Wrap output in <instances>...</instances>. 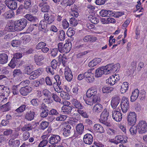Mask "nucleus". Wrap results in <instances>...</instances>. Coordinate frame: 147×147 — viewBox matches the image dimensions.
Here are the masks:
<instances>
[{
  "mask_svg": "<svg viewBox=\"0 0 147 147\" xmlns=\"http://www.w3.org/2000/svg\"><path fill=\"white\" fill-rule=\"evenodd\" d=\"M121 108L123 112V113H125L129 109V105L123 104L121 103Z\"/></svg>",
  "mask_w": 147,
  "mask_h": 147,
  "instance_id": "052dcab7",
  "label": "nucleus"
},
{
  "mask_svg": "<svg viewBox=\"0 0 147 147\" xmlns=\"http://www.w3.org/2000/svg\"><path fill=\"white\" fill-rule=\"evenodd\" d=\"M19 140H14L13 139H10L9 141V144L11 147H18L20 145Z\"/></svg>",
  "mask_w": 147,
  "mask_h": 147,
  "instance_id": "72a5a7b5",
  "label": "nucleus"
},
{
  "mask_svg": "<svg viewBox=\"0 0 147 147\" xmlns=\"http://www.w3.org/2000/svg\"><path fill=\"white\" fill-rule=\"evenodd\" d=\"M104 69L106 74H108L113 72L116 71L118 70L120 67V64L118 63L115 65L109 64L105 66H103Z\"/></svg>",
  "mask_w": 147,
  "mask_h": 147,
  "instance_id": "7ed1b4c3",
  "label": "nucleus"
},
{
  "mask_svg": "<svg viewBox=\"0 0 147 147\" xmlns=\"http://www.w3.org/2000/svg\"><path fill=\"white\" fill-rule=\"evenodd\" d=\"M88 20L94 24H97L99 22L98 18L92 15H89L88 17Z\"/></svg>",
  "mask_w": 147,
  "mask_h": 147,
  "instance_id": "79ce46f5",
  "label": "nucleus"
},
{
  "mask_svg": "<svg viewBox=\"0 0 147 147\" xmlns=\"http://www.w3.org/2000/svg\"><path fill=\"white\" fill-rule=\"evenodd\" d=\"M35 114L34 112L30 111L26 113L25 115V118L28 120L31 121L33 119Z\"/></svg>",
  "mask_w": 147,
  "mask_h": 147,
  "instance_id": "c756f323",
  "label": "nucleus"
},
{
  "mask_svg": "<svg viewBox=\"0 0 147 147\" xmlns=\"http://www.w3.org/2000/svg\"><path fill=\"white\" fill-rule=\"evenodd\" d=\"M113 89L112 87L104 86L102 88V91L104 93H108L111 92Z\"/></svg>",
  "mask_w": 147,
  "mask_h": 147,
  "instance_id": "8fccbe9b",
  "label": "nucleus"
},
{
  "mask_svg": "<svg viewBox=\"0 0 147 147\" xmlns=\"http://www.w3.org/2000/svg\"><path fill=\"white\" fill-rule=\"evenodd\" d=\"M44 18L49 24H52L55 19L54 16L52 15L49 16L48 13L45 14Z\"/></svg>",
  "mask_w": 147,
  "mask_h": 147,
  "instance_id": "5701e85b",
  "label": "nucleus"
},
{
  "mask_svg": "<svg viewBox=\"0 0 147 147\" xmlns=\"http://www.w3.org/2000/svg\"><path fill=\"white\" fill-rule=\"evenodd\" d=\"M101 61V59L100 58H95L90 61L88 64L90 67H92L96 66Z\"/></svg>",
  "mask_w": 147,
  "mask_h": 147,
  "instance_id": "473e14b6",
  "label": "nucleus"
},
{
  "mask_svg": "<svg viewBox=\"0 0 147 147\" xmlns=\"http://www.w3.org/2000/svg\"><path fill=\"white\" fill-rule=\"evenodd\" d=\"M120 99L119 97L113 98L111 101V106L114 109L116 108L119 104Z\"/></svg>",
  "mask_w": 147,
  "mask_h": 147,
  "instance_id": "cd10ccee",
  "label": "nucleus"
},
{
  "mask_svg": "<svg viewBox=\"0 0 147 147\" xmlns=\"http://www.w3.org/2000/svg\"><path fill=\"white\" fill-rule=\"evenodd\" d=\"M64 74L66 79L68 82L71 81L73 78V75L71 70L68 67L65 68Z\"/></svg>",
  "mask_w": 147,
  "mask_h": 147,
  "instance_id": "a211bd4d",
  "label": "nucleus"
},
{
  "mask_svg": "<svg viewBox=\"0 0 147 147\" xmlns=\"http://www.w3.org/2000/svg\"><path fill=\"white\" fill-rule=\"evenodd\" d=\"M75 113L73 114L72 116L75 117H77L79 116V115L78 114V112L80 115L82 117L84 118H88L89 115L85 111L82 110V109H77V111H75Z\"/></svg>",
  "mask_w": 147,
  "mask_h": 147,
  "instance_id": "aec40b11",
  "label": "nucleus"
},
{
  "mask_svg": "<svg viewBox=\"0 0 147 147\" xmlns=\"http://www.w3.org/2000/svg\"><path fill=\"white\" fill-rule=\"evenodd\" d=\"M94 129L97 132L102 133L104 132L105 130L103 127L99 124H96L94 125Z\"/></svg>",
  "mask_w": 147,
  "mask_h": 147,
  "instance_id": "e433bc0d",
  "label": "nucleus"
},
{
  "mask_svg": "<svg viewBox=\"0 0 147 147\" xmlns=\"http://www.w3.org/2000/svg\"><path fill=\"white\" fill-rule=\"evenodd\" d=\"M104 69L103 67L98 68L96 71L95 76L96 77L98 78L100 77L103 74H106Z\"/></svg>",
  "mask_w": 147,
  "mask_h": 147,
  "instance_id": "c85d7f7f",
  "label": "nucleus"
},
{
  "mask_svg": "<svg viewBox=\"0 0 147 147\" xmlns=\"http://www.w3.org/2000/svg\"><path fill=\"white\" fill-rule=\"evenodd\" d=\"M136 67V62L134 61H132L129 66V70L131 73H133L135 70Z\"/></svg>",
  "mask_w": 147,
  "mask_h": 147,
  "instance_id": "37998d69",
  "label": "nucleus"
},
{
  "mask_svg": "<svg viewBox=\"0 0 147 147\" xmlns=\"http://www.w3.org/2000/svg\"><path fill=\"white\" fill-rule=\"evenodd\" d=\"M84 127L82 123H79L77 125L76 127V132L78 135H81L84 131Z\"/></svg>",
  "mask_w": 147,
  "mask_h": 147,
  "instance_id": "4c0bfd02",
  "label": "nucleus"
},
{
  "mask_svg": "<svg viewBox=\"0 0 147 147\" xmlns=\"http://www.w3.org/2000/svg\"><path fill=\"white\" fill-rule=\"evenodd\" d=\"M21 43V41L19 40H13L11 42V45L12 46L14 47H19Z\"/></svg>",
  "mask_w": 147,
  "mask_h": 147,
  "instance_id": "6e6d98bb",
  "label": "nucleus"
},
{
  "mask_svg": "<svg viewBox=\"0 0 147 147\" xmlns=\"http://www.w3.org/2000/svg\"><path fill=\"white\" fill-rule=\"evenodd\" d=\"M71 102L73 106L78 109H82L84 107V106L82 105L80 101L76 99L73 98L71 100Z\"/></svg>",
  "mask_w": 147,
  "mask_h": 147,
  "instance_id": "6ab92c4d",
  "label": "nucleus"
},
{
  "mask_svg": "<svg viewBox=\"0 0 147 147\" xmlns=\"http://www.w3.org/2000/svg\"><path fill=\"white\" fill-rule=\"evenodd\" d=\"M128 83L127 82H124L121 85L120 91L121 93H125L127 90H128Z\"/></svg>",
  "mask_w": 147,
  "mask_h": 147,
  "instance_id": "c03bdc74",
  "label": "nucleus"
},
{
  "mask_svg": "<svg viewBox=\"0 0 147 147\" xmlns=\"http://www.w3.org/2000/svg\"><path fill=\"white\" fill-rule=\"evenodd\" d=\"M83 140L86 144L90 145L93 142V137L91 134H87L84 136Z\"/></svg>",
  "mask_w": 147,
  "mask_h": 147,
  "instance_id": "412c9836",
  "label": "nucleus"
},
{
  "mask_svg": "<svg viewBox=\"0 0 147 147\" xmlns=\"http://www.w3.org/2000/svg\"><path fill=\"white\" fill-rule=\"evenodd\" d=\"M5 30L9 32L18 31L16 27L15 22L14 24H10L7 25L5 28Z\"/></svg>",
  "mask_w": 147,
  "mask_h": 147,
  "instance_id": "bb28decb",
  "label": "nucleus"
},
{
  "mask_svg": "<svg viewBox=\"0 0 147 147\" xmlns=\"http://www.w3.org/2000/svg\"><path fill=\"white\" fill-rule=\"evenodd\" d=\"M61 140L60 136L57 135H52L49 139V143L51 145H49V147H55L56 144L59 143Z\"/></svg>",
  "mask_w": 147,
  "mask_h": 147,
  "instance_id": "423d86ee",
  "label": "nucleus"
},
{
  "mask_svg": "<svg viewBox=\"0 0 147 147\" xmlns=\"http://www.w3.org/2000/svg\"><path fill=\"white\" fill-rule=\"evenodd\" d=\"M119 79L120 78L119 75H112L106 80L107 83L111 85H113L119 81Z\"/></svg>",
  "mask_w": 147,
  "mask_h": 147,
  "instance_id": "f8f14e48",
  "label": "nucleus"
},
{
  "mask_svg": "<svg viewBox=\"0 0 147 147\" xmlns=\"http://www.w3.org/2000/svg\"><path fill=\"white\" fill-rule=\"evenodd\" d=\"M63 129V134L65 137L70 136H71V127L69 125H65Z\"/></svg>",
  "mask_w": 147,
  "mask_h": 147,
  "instance_id": "4be33fe9",
  "label": "nucleus"
},
{
  "mask_svg": "<svg viewBox=\"0 0 147 147\" xmlns=\"http://www.w3.org/2000/svg\"><path fill=\"white\" fill-rule=\"evenodd\" d=\"M138 128L135 126H132L129 129V131L131 135H135L137 132Z\"/></svg>",
  "mask_w": 147,
  "mask_h": 147,
  "instance_id": "5fc2aeb1",
  "label": "nucleus"
},
{
  "mask_svg": "<svg viewBox=\"0 0 147 147\" xmlns=\"http://www.w3.org/2000/svg\"><path fill=\"white\" fill-rule=\"evenodd\" d=\"M115 140L113 142L116 144L120 143L124 144L126 143L127 141V137L124 136H115Z\"/></svg>",
  "mask_w": 147,
  "mask_h": 147,
  "instance_id": "ddd939ff",
  "label": "nucleus"
},
{
  "mask_svg": "<svg viewBox=\"0 0 147 147\" xmlns=\"http://www.w3.org/2000/svg\"><path fill=\"white\" fill-rule=\"evenodd\" d=\"M19 55V54L17 53L16 56H14L8 64L9 67L12 68H14L15 67L16 65L18 64V60L20 57Z\"/></svg>",
  "mask_w": 147,
  "mask_h": 147,
  "instance_id": "dca6fc26",
  "label": "nucleus"
},
{
  "mask_svg": "<svg viewBox=\"0 0 147 147\" xmlns=\"http://www.w3.org/2000/svg\"><path fill=\"white\" fill-rule=\"evenodd\" d=\"M109 116V112L106 109H105L102 113L100 115V118L99 119L100 122L107 126H110L111 124L108 121V117Z\"/></svg>",
  "mask_w": 147,
  "mask_h": 147,
  "instance_id": "20e7f679",
  "label": "nucleus"
},
{
  "mask_svg": "<svg viewBox=\"0 0 147 147\" xmlns=\"http://www.w3.org/2000/svg\"><path fill=\"white\" fill-rule=\"evenodd\" d=\"M60 96L64 99H69V94L67 92L63 91H61L60 93Z\"/></svg>",
  "mask_w": 147,
  "mask_h": 147,
  "instance_id": "3c124183",
  "label": "nucleus"
},
{
  "mask_svg": "<svg viewBox=\"0 0 147 147\" xmlns=\"http://www.w3.org/2000/svg\"><path fill=\"white\" fill-rule=\"evenodd\" d=\"M14 15L13 11L12 10H10L6 12L3 15V17L6 19L11 18Z\"/></svg>",
  "mask_w": 147,
  "mask_h": 147,
  "instance_id": "58836bf2",
  "label": "nucleus"
},
{
  "mask_svg": "<svg viewBox=\"0 0 147 147\" xmlns=\"http://www.w3.org/2000/svg\"><path fill=\"white\" fill-rule=\"evenodd\" d=\"M46 45V44L43 42H40L38 43L36 45V49L39 50L42 48Z\"/></svg>",
  "mask_w": 147,
  "mask_h": 147,
  "instance_id": "13d9d810",
  "label": "nucleus"
},
{
  "mask_svg": "<svg viewBox=\"0 0 147 147\" xmlns=\"http://www.w3.org/2000/svg\"><path fill=\"white\" fill-rule=\"evenodd\" d=\"M136 114L134 112H130L128 116L127 120L129 125H134L136 121Z\"/></svg>",
  "mask_w": 147,
  "mask_h": 147,
  "instance_id": "1a4fd4ad",
  "label": "nucleus"
},
{
  "mask_svg": "<svg viewBox=\"0 0 147 147\" xmlns=\"http://www.w3.org/2000/svg\"><path fill=\"white\" fill-rule=\"evenodd\" d=\"M39 100L37 98H33L30 101L31 104L34 106L36 107L39 104Z\"/></svg>",
  "mask_w": 147,
  "mask_h": 147,
  "instance_id": "680f3d73",
  "label": "nucleus"
},
{
  "mask_svg": "<svg viewBox=\"0 0 147 147\" xmlns=\"http://www.w3.org/2000/svg\"><path fill=\"white\" fill-rule=\"evenodd\" d=\"M45 58L44 55L43 54H36L34 56L35 61L38 65H42L43 63L41 61Z\"/></svg>",
  "mask_w": 147,
  "mask_h": 147,
  "instance_id": "f3484780",
  "label": "nucleus"
},
{
  "mask_svg": "<svg viewBox=\"0 0 147 147\" xmlns=\"http://www.w3.org/2000/svg\"><path fill=\"white\" fill-rule=\"evenodd\" d=\"M102 106L100 104H96L94 106L92 110L94 112L98 113L102 110Z\"/></svg>",
  "mask_w": 147,
  "mask_h": 147,
  "instance_id": "f704fd0d",
  "label": "nucleus"
},
{
  "mask_svg": "<svg viewBox=\"0 0 147 147\" xmlns=\"http://www.w3.org/2000/svg\"><path fill=\"white\" fill-rule=\"evenodd\" d=\"M24 72L28 75H30L32 71V67L31 65H27L24 67Z\"/></svg>",
  "mask_w": 147,
  "mask_h": 147,
  "instance_id": "a19ab883",
  "label": "nucleus"
},
{
  "mask_svg": "<svg viewBox=\"0 0 147 147\" xmlns=\"http://www.w3.org/2000/svg\"><path fill=\"white\" fill-rule=\"evenodd\" d=\"M113 119L116 121H120L122 118V114L121 112L118 111L114 110L112 112Z\"/></svg>",
  "mask_w": 147,
  "mask_h": 147,
  "instance_id": "4468645a",
  "label": "nucleus"
},
{
  "mask_svg": "<svg viewBox=\"0 0 147 147\" xmlns=\"http://www.w3.org/2000/svg\"><path fill=\"white\" fill-rule=\"evenodd\" d=\"M24 17L27 20H28L31 22H36L38 21V19L36 17L30 14H26L24 16Z\"/></svg>",
  "mask_w": 147,
  "mask_h": 147,
  "instance_id": "2f4dec72",
  "label": "nucleus"
},
{
  "mask_svg": "<svg viewBox=\"0 0 147 147\" xmlns=\"http://www.w3.org/2000/svg\"><path fill=\"white\" fill-rule=\"evenodd\" d=\"M39 7L41 8L42 11L45 12L48 11L49 9V6L47 2H42L39 3Z\"/></svg>",
  "mask_w": 147,
  "mask_h": 147,
  "instance_id": "393cba45",
  "label": "nucleus"
},
{
  "mask_svg": "<svg viewBox=\"0 0 147 147\" xmlns=\"http://www.w3.org/2000/svg\"><path fill=\"white\" fill-rule=\"evenodd\" d=\"M72 44L71 42H67L63 45V43L60 42L58 45V49L61 53H67L69 52L71 49Z\"/></svg>",
  "mask_w": 147,
  "mask_h": 147,
  "instance_id": "f03ea898",
  "label": "nucleus"
},
{
  "mask_svg": "<svg viewBox=\"0 0 147 147\" xmlns=\"http://www.w3.org/2000/svg\"><path fill=\"white\" fill-rule=\"evenodd\" d=\"M5 5L10 9L15 10L17 8V2L14 0H5Z\"/></svg>",
  "mask_w": 147,
  "mask_h": 147,
  "instance_id": "9d476101",
  "label": "nucleus"
},
{
  "mask_svg": "<svg viewBox=\"0 0 147 147\" xmlns=\"http://www.w3.org/2000/svg\"><path fill=\"white\" fill-rule=\"evenodd\" d=\"M58 53V50L57 49L55 48L52 49L51 50L50 54L51 56L55 57H56Z\"/></svg>",
  "mask_w": 147,
  "mask_h": 147,
  "instance_id": "338daca9",
  "label": "nucleus"
},
{
  "mask_svg": "<svg viewBox=\"0 0 147 147\" xmlns=\"http://www.w3.org/2000/svg\"><path fill=\"white\" fill-rule=\"evenodd\" d=\"M10 103L9 102H7L6 104L2 105L1 107V110L3 112L7 111L10 109L9 105Z\"/></svg>",
  "mask_w": 147,
  "mask_h": 147,
  "instance_id": "de8ad7c7",
  "label": "nucleus"
},
{
  "mask_svg": "<svg viewBox=\"0 0 147 147\" xmlns=\"http://www.w3.org/2000/svg\"><path fill=\"white\" fill-rule=\"evenodd\" d=\"M70 24L71 26H76L78 24V22L77 19L74 18H71L69 20Z\"/></svg>",
  "mask_w": 147,
  "mask_h": 147,
  "instance_id": "e2e57ef3",
  "label": "nucleus"
},
{
  "mask_svg": "<svg viewBox=\"0 0 147 147\" xmlns=\"http://www.w3.org/2000/svg\"><path fill=\"white\" fill-rule=\"evenodd\" d=\"M41 105L42 110L40 113V116L42 118H45L47 116L49 113V110L46 108L45 105L44 103H42Z\"/></svg>",
  "mask_w": 147,
  "mask_h": 147,
  "instance_id": "b1692460",
  "label": "nucleus"
},
{
  "mask_svg": "<svg viewBox=\"0 0 147 147\" xmlns=\"http://www.w3.org/2000/svg\"><path fill=\"white\" fill-rule=\"evenodd\" d=\"M47 24L48 23L45 20H41L40 23L39 28H41L42 29H46L47 27Z\"/></svg>",
  "mask_w": 147,
  "mask_h": 147,
  "instance_id": "603ef678",
  "label": "nucleus"
},
{
  "mask_svg": "<svg viewBox=\"0 0 147 147\" xmlns=\"http://www.w3.org/2000/svg\"><path fill=\"white\" fill-rule=\"evenodd\" d=\"M28 21L25 18L21 19L15 22V24L17 30L21 31L24 29L26 26Z\"/></svg>",
  "mask_w": 147,
  "mask_h": 147,
  "instance_id": "39448f33",
  "label": "nucleus"
},
{
  "mask_svg": "<svg viewBox=\"0 0 147 147\" xmlns=\"http://www.w3.org/2000/svg\"><path fill=\"white\" fill-rule=\"evenodd\" d=\"M26 107V104H22L15 110V111L18 114L21 113L25 110Z\"/></svg>",
  "mask_w": 147,
  "mask_h": 147,
  "instance_id": "49530a36",
  "label": "nucleus"
},
{
  "mask_svg": "<svg viewBox=\"0 0 147 147\" xmlns=\"http://www.w3.org/2000/svg\"><path fill=\"white\" fill-rule=\"evenodd\" d=\"M138 127L139 134H144L147 131V123L145 121H140L138 125Z\"/></svg>",
  "mask_w": 147,
  "mask_h": 147,
  "instance_id": "6e6552de",
  "label": "nucleus"
},
{
  "mask_svg": "<svg viewBox=\"0 0 147 147\" xmlns=\"http://www.w3.org/2000/svg\"><path fill=\"white\" fill-rule=\"evenodd\" d=\"M117 131L112 129H109L107 131V134L113 136H114L115 135L117 134Z\"/></svg>",
  "mask_w": 147,
  "mask_h": 147,
  "instance_id": "69168bd1",
  "label": "nucleus"
},
{
  "mask_svg": "<svg viewBox=\"0 0 147 147\" xmlns=\"http://www.w3.org/2000/svg\"><path fill=\"white\" fill-rule=\"evenodd\" d=\"M49 124V122L46 121H42L40 124L39 126L42 129L44 130L48 127Z\"/></svg>",
  "mask_w": 147,
  "mask_h": 147,
  "instance_id": "864d4df0",
  "label": "nucleus"
},
{
  "mask_svg": "<svg viewBox=\"0 0 147 147\" xmlns=\"http://www.w3.org/2000/svg\"><path fill=\"white\" fill-rule=\"evenodd\" d=\"M58 62L55 59H53L51 63V65L47 66L46 68V71L47 73H50L52 75L54 74V70L57 68Z\"/></svg>",
  "mask_w": 147,
  "mask_h": 147,
  "instance_id": "0eeeda50",
  "label": "nucleus"
},
{
  "mask_svg": "<svg viewBox=\"0 0 147 147\" xmlns=\"http://www.w3.org/2000/svg\"><path fill=\"white\" fill-rule=\"evenodd\" d=\"M31 91V87L27 86L21 88L20 90L21 94L23 96H26Z\"/></svg>",
  "mask_w": 147,
  "mask_h": 147,
  "instance_id": "a878e982",
  "label": "nucleus"
},
{
  "mask_svg": "<svg viewBox=\"0 0 147 147\" xmlns=\"http://www.w3.org/2000/svg\"><path fill=\"white\" fill-rule=\"evenodd\" d=\"M33 128L32 125L30 123H28L25 125L21 128V129L22 131H28L32 130Z\"/></svg>",
  "mask_w": 147,
  "mask_h": 147,
  "instance_id": "a18cd8bd",
  "label": "nucleus"
},
{
  "mask_svg": "<svg viewBox=\"0 0 147 147\" xmlns=\"http://www.w3.org/2000/svg\"><path fill=\"white\" fill-rule=\"evenodd\" d=\"M55 79L54 78L51 79L49 77H47L46 78L45 81L47 84L49 86H51L52 85L53 82L55 81Z\"/></svg>",
  "mask_w": 147,
  "mask_h": 147,
  "instance_id": "bf43d9fd",
  "label": "nucleus"
},
{
  "mask_svg": "<svg viewBox=\"0 0 147 147\" xmlns=\"http://www.w3.org/2000/svg\"><path fill=\"white\" fill-rule=\"evenodd\" d=\"M65 34L63 30H61L59 31V39L61 41H63L65 38Z\"/></svg>",
  "mask_w": 147,
  "mask_h": 147,
  "instance_id": "09e8293b",
  "label": "nucleus"
},
{
  "mask_svg": "<svg viewBox=\"0 0 147 147\" xmlns=\"http://www.w3.org/2000/svg\"><path fill=\"white\" fill-rule=\"evenodd\" d=\"M31 3V1H24V8L26 9H28L30 8L32 6Z\"/></svg>",
  "mask_w": 147,
  "mask_h": 147,
  "instance_id": "0e129e2a",
  "label": "nucleus"
},
{
  "mask_svg": "<svg viewBox=\"0 0 147 147\" xmlns=\"http://www.w3.org/2000/svg\"><path fill=\"white\" fill-rule=\"evenodd\" d=\"M8 56L5 53H2L0 55V63L3 64L8 61Z\"/></svg>",
  "mask_w": 147,
  "mask_h": 147,
  "instance_id": "7c9ffc66",
  "label": "nucleus"
},
{
  "mask_svg": "<svg viewBox=\"0 0 147 147\" xmlns=\"http://www.w3.org/2000/svg\"><path fill=\"white\" fill-rule=\"evenodd\" d=\"M72 109V107L69 106H63L62 108L63 111L65 114H71V111Z\"/></svg>",
  "mask_w": 147,
  "mask_h": 147,
  "instance_id": "ea45409f",
  "label": "nucleus"
},
{
  "mask_svg": "<svg viewBox=\"0 0 147 147\" xmlns=\"http://www.w3.org/2000/svg\"><path fill=\"white\" fill-rule=\"evenodd\" d=\"M97 90L96 89L91 88L88 90L86 92L87 99L85 100L86 104L92 105L94 103L100 101V98L97 95Z\"/></svg>",
  "mask_w": 147,
  "mask_h": 147,
  "instance_id": "f257e3e1",
  "label": "nucleus"
},
{
  "mask_svg": "<svg viewBox=\"0 0 147 147\" xmlns=\"http://www.w3.org/2000/svg\"><path fill=\"white\" fill-rule=\"evenodd\" d=\"M52 97L53 99V100L56 102H59V103H61V99L56 94L52 93L51 94Z\"/></svg>",
  "mask_w": 147,
  "mask_h": 147,
  "instance_id": "4d7b16f0",
  "label": "nucleus"
},
{
  "mask_svg": "<svg viewBox=\"0 0 147 147\" xmlns=\"http://www.w3.org/2000/svg\"><path fill=\"white\" fill-rule=\"evenodd\" d=\"M43 94L46 97H48L51 95V93L48 90L45 89L42 91Z\"/></svg>",
  "mask_w": 147,
  "mask_h": 147,
  "instance_id": "774afa93",
  "label": "nucleus"
},
{
  "mask_svg": "<svg viewBox=\"0 0 147 147\" xmlns=\"http://www.w3.org/2000/svg\"><path fill=\"white\" fill-rule=\"evenodd\" d=\"M100 16L102 17H112L115 16V13L112 10H102L99 13Z\"/></svg>",
  "mask_w": 147,
  "mask_h": 147,
  "instance_id": "2eb2a0df",
  "label": "nucleus"
},
{
  "mask_svg": "<svg viewBox=\"0 0 147 147\" xmlns=\"http://www.w3.org/2000/svg\"><path fill=\"white\" fill-rule=\"evenodd\" d=\"M139 90L138 89H135L132 93L131 96V101H134L138 98L139 94Z\"/></svg>",
  "mask_w": 147,
  "mask_h": 147,
  "instance_id": "c9c22d12",
  "label": "nucleus"
},
{
  "mask_svg": "<svg viewBox=\"0 0 147 147\" xmlns=\"http://www.w3.org/2000/svg\"><path fill=\"white\" fill-rule=\"evenodd\" d=\"M43 71V69L42 68H39L34 71H32L30 74L29 79L31 80L36 79L42 74Z\"/></svg>",
  "mask_w": 147,
  "mask_h": 147,
  "instance_id": "9b49d317",
  "label": "nucleus"
}]
</instances>
